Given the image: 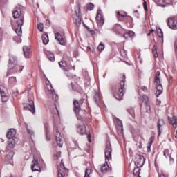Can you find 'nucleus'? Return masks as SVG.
<instances>
[{"instance_id":"obj_40","label":"nucleus","mask_w":177,"mask_h":177,"mask_svg":"<svg viewBox=\"0 0 177 177\" xmlns=\"http://www.w3.org/2000/svg\"><path fill=\"white\" fill-rule=\"evenodd\" d=\"M97 49L100 52H102V50H104V44L103 43H100Z\"/></svg>"},{"instance_id":"obj_57","label":"nucleus","mask_w":177,"mask_h":177,"mask_svg":"<svg viewBox=\"0 0 177 177\" xmlns=\"http://www.w3.org/2000/svg\"><path fill=\"white\" fill-rule=\"evenodd\" d=\"M174 138H177V131H176V133L174 134Z\"/></svg>"},{"instance_id":"obj_37","label":"nucleus","mask_w":177,"mask_h":177,"mask_svg":"<svg viewBox=\"0 0 177 177\" xmlns=\"http://www.w3.org/2000/svg\"><path fill=\"white\" fill-rule=\"evenodd\" d=\"M152 53H153L154 57H156V58L158 57V54L157 53V48H156V45H154L152 48Z\"/></svg>"},{"instance_id":"obj_55","label":"nucleus","mask_w":177,"mask_h":177,"mask_svg":"<svg viewBox=\"0 0 177 177\" xmlns=\"http://www.w3.org/2000/svg\"><path fill=\"white\" fill-rule=\"evenodd\" d=\"M144 9H145V12H147V6H145L144 7Z\"/></svg>"},{"instance_id":"obj_27","label":"nucleus","mask_w":177,"mask_h":177,"mask_svg":"<svg viewBox=\"0 0 177 177\" xmlns=\"http://www.w3.org/2000/svg\"><path fill=\"white\" fill-rule=\"evenodd\" d=\"M128 15L127 12L124 11H118L117 12V17L119 20H122V19H124Z\"/></svg>"},{"instance_id":"obj_28","label":"nucleus","mask_w":177,"mask_h":177,"mask_svg":"<svg viewBox=\"0 0 177 177\" xmlns=\"http://www.w3.org/2000/svg\"><path fill=\"white\" fill-rule=\"evenodd\" d=\"M41 39L44 45H48V44H49V36L46 33H44L42 35Z\"/></svg>"},{"instance_id":"obj_49","label":"nucleus","mask_w":177,"mask_h":177,"mask_svg":"<svg viewBox=\"0 0 177 177\" xmlns=\"http://www.w3.org/2000/svg\"><path fill=\"white\" fill-rule=\"evenodd\" d=\"M60 168H62V169H66V167H64V163H63V160L61 161Z\"/></svg>"},{"instance_id":"obj_16","label":"nucleus","mask_w":177,"mask_h":177,"mask_svg":"<svg viewBox=\"0 0 177 177\" xmlns=\"http://www.w3.org/2000/svg\"><path fill=\"white\" fill-rule=\"evenodd\" d=\"M17 63V58L15 55H10L9 59L8 68H12Z\"/></svg>"},{"instance_id":"obj_50","label":"nucleus","mask_w":177,"mask_h":177,"mask_svg":"<svg viewBox=\"0 0 177 177\" xmlns=\"http://www.w3.org/2000/svg\"><path fill=\"white\" fill-rule=\"evenodd\" d=\"M159 177H168V175H167V174H164V173H162V174L159 176Z\"/></svg>"},{"instance_id":"obj_53","label":"nucleus","mask_w":177,"mask_h":177,"mask_svg":"<svg viewBox=\"0 0 177 177\" xmlns=\"http://www.w3.org/2000/svg\"><path fill=\"white\" fill-rule=\"evenodd\" d=\"M151 148V145H149L148 147H147L148 151H150Z\"/></svg>"},{"instance_id":"obj_36","label":"nucleus","mask_w":177,"mask_h":177,"mask_svg":"<svg viewBox=\"0 0 177 177\" xmlns=\"http://www.w3.org/2000/svg\"><path fill=\"white\" fill-rule=\"evenodd\" d=\"M82 17H77L75 19V24L77 26V27H80L81 26V21H82Z\"/></svg>"},{"instance_id":"obj_4","label":"nucleus","mask_w":177,"mask_h":177,"mask_svg":"<svg viewBox=\"0 0 177 177\" xmlns=\"http://www.w3.org/2000/svg\"><path fill=\"white\" fill-rule=\"evenodd\" d=\"M161 77H160V72H156L154 79V84L156 86V95L158 97L162 93V84H161Z\"/></svg>"},{"instance_id":"obj_18","label":"nucleus","mask_w":177,"mask_h":177,"mask_svg":"<svg viewBox=\"0 0 177 177\" xmlns=\"http://www.w3.org/2000/svg\"><path fill=\"white\" fill-rule=\"evenodd\" d=\"M13 66L12 68H9V70H12V73H21L23 68H24V66L18 65L17 64Z\"/></svg>"},{"instance_id":"obj_22","label":"nucleus","mask_w":177,"mask_h":177,"mask_svg":"<svg viewBox=\"0 0 177 177\" xmlns=\"http://www.w3.org/2000/svg\"><path fill=\"white\" fill-rule=\"evenodd\" d=\"M15 156V152L13 151H10L6 153V161H10V162L13 160V156Z\"/></svg>"},{"instance_id":"obj_41","label":"nucleus","mask_w":177,"mask_h":177,"mask_svg":"<svg viewBox=\"0 0 177 177\" xmlns=\"http://www.w3.org/2000/svg\"><path fill=\"white\" fill-rule=\"evenodd\" d=\"M128 112L130 115H131L132 118H135V110L133 109H129Z\"/></svg>"},{"instance_id":"obj_12","label":"nucleus","mask_w":177,"mask_h":177,"mask_svg":"<svg viewBox=\"0 0 177 177\" xmlns=\"http://www.w3.org/2000/svg\"><path fill=\"white\" fill-rule=\"evenodd\" d=\"M134 162L138 165V167H143L145 165V156L142 155H138L136 157Z\"/></svg>"},{"instance_id":"obj_29","label":"nucleus","mask_w":177,"mask_h":177,"mask_svg":"<svg viewBox=\"0 0 177 177\" xmlns=\"http://www.w3.org/2000/svg\"><path fill=\"white\" fill-rule=\"evenodd\" d=\"M93 99H94L95 103L97 104H99V103H100V100H102V99L100 97V93L96 92L93 97Z\"/></svg>"},{"instance_id":"obj_15","label":"nucleus","mask_w":177,"mask_h":177,"mask_svg":"<svg viewBox=\"0 0 177 177\" xmlns=\"http://www.w3.org/2000/svg\"><path fill=\"white\" fill-rule=\"evenodd\" d=\"M96 20L98 21V24L103 26L104 24V19H103V15H102V10H98L97 11Z\"/></svg>"},{"instance_id":"obj_26","label":"nucleus","mask_w":177,"mask_h":177,"mask_svg":"<svg viewBox=\"0 0 177 177\" xmlns=\"http://www.w3.org/2000/svg\"><path fill=\"white\" fill-rule=\"evenodd\" d=\"M163 154L166 158H169L170 162H174V158H171V152L169 149H165L163 151Z\"/></svg>"},{"instance_id":"obj_14","label":"nucleus","mask_w":177,"mask_h":177,"mask_svg":"<svg viewBox=\"0 0 177 177\" xmlns=\"http://www.w3.org/2000/svg\"><path fill=\"white\" fill-rule=\"evenodd\" d=\"M55 139L58 146H59V147H63L64 141L62 140V134L57 130H56L55 133Z\"/></svg>"},{"instance_id":"obj_43","label":"nucleus","mask_w":177,"mask_h":177,"mask_svg":"<svg viewBox=\"0 0 177 177\" xmlns=\"http://www.w3.org/2000/svg\"><path fill=\"white\" fill-rule=\"evenodd\" d=\"M9 83L13 85L14 84H16V77H11L9 79Z\"/></svg>"},{"instance_id":"obj_6","label":"nucleus","mask_w":177,"mask_h":177,"mask_svg":"<svg viewBox=\"0 0 177 177\" xmlns=\"http://www.w3.org/2000/svg\"><path fill=\"white\" fill-rule=\"evenodd\" d=\"M28 104H26L25 107L28 109L29 111L32 114H35V105H34V95L32 93L29 92L28 94Z\"/></svg>"},{"instance_id":"obj_19","label":"nucleus","mask_w":177,"mask_h":177,"mask_svg":"<svg viewBox=\"0 0 177 177\" xmlns=\"http://www.w3.org/2000/svg\"><path fill=\"white\" fill-rule=\"evenodd\" d=\"M24 54L26 57V59H30L31 58V51L30 50V48L27 46H24L23 47Z\"/></svg>"},{"instance_id":"obj_58","label":"nucleus","mask_w":177,"mask_h":177,"mask_svg":"<svg viewBox=\"0 0 177 177\" xmlns=\"http://www.w3.org/2000/svg\"><path fill=\"white\" fill-rule=\"evenodd\" d=\"M55 110H56V111L57 113V115H59V110H57V108L55 107Z\"/></svg>"},{"instance_id":"obj_9","label":"nucleus","mask_w":177,"mask_h":177,"mask_svg":"<svg viewBox=\"0 0 177 177\" xmlns=\"http://www.w3.org/2000/svg\"><path fill=\"white\" fill-rule=\"evenodd\" d=\"M0 95L1 96L2 102H8V99H9L8 89H6L3 86H0Z\"/></svg>"},{"instance_id":"obj_51","label":"nucleus","mask_w":177,"mask_h":177,"mask_svg":"<svg viewBox=\"0 0 177 177\" xmlns=\"http://www.w3.org/2000/svg\"><path fill=\"white\" fill-rule=\"evenodd\" d=\"M156 104H158V106H160V104H161V100H156Z\"/></svg>"},{"instance_id":"obj_59","label":"nucleus","mask_w":177,"mask_h":177,"mask_svg":"<svg viewBox=\"0 0 177 177\" xmlns=\"http://www.w3.org/2000/svg\"><path fill=\"white\" fill-rule=\"evenodd\" d=\"M153 31H154V29H151V30H150V33L153 32Z\"/></svg>"},{"instance_id":"obj_38","label":"nucleus","mask_w":177,"mask_h":177,"mask_svg":"<svg viewBox=\"0 0 177 177\" xmlns=\"http://www.w3.org/2000/svg\"><path fill=\"white\" fill-rule=\"evenodd\" d=\"M133 172L136 176H139V175H140V169H139V167H136L134 169Z\"/></svg>"},{"instance_id":"obj_31","label":"nucleus","mask_w":177,"mask_h":177,"mask_svg":"<svg viewBox=\"0 0 177 177\" xmlns=\"http://www.w3.org/2000/svg\"><path fill=\"white\" fill-rule=\"evenodd\" d=\"M46 55H47V57L48 58V60H50V62H55V55H53V53L50 51H47Z\"/></svg>"},{"instance_id":"obj_39","label":"nucleus","mask_w":177,"mask_h":177,"mask_svg":"<svg viewBox=\"0 0 177 177\" xmlns=\"http://www.w3.org/2000/svg\"><path fill=\"white\" fill-rule=\"evenodd\" d=\"M60 154H62V152L59 151L57 153H55L53 156V160H55V161L59 160V158H60Z\"/></svg>"},{"instance_id":"obj_20","label":"nucleus","mask_w":177,"mask_h":177,"mask_svg":"<svg viewBox=\"0 0 177 177\" xmlns=\"http://www.w3.org/2000/svg\"><path fill=\"white\" fill-rule=\"evenodd\" d=\"M168 121H169V123L172 125L173 128L176 129V127H177V124H176V122H177V118H176V116H172L171 118V117H168Z\"/></svg>"},{"instance_id":"obj_47","label":"nucleus","mask_w":177,"mask_h":177,"mask_svg":"<svg viewBox=\"0 0 177 177\" xmlns=\"http://www.w3.org/2000/svg\"><path fill=\"white\" fill-rule=\"evenodd\" d=\"M14 41H15L17 43L21 42V39L20 37H15Z\"/></svg>"},{"instance_id":"obj_46","label":"nucleus","mask_w":177,"mask_h":177,"mask_svg":"<svg viewBox=\"0 0 177 177\" xmlns=\"http://www.w3.org/2000/svg\"><path fill=\"white\" fill-rule=\"evenodd\" d=\"M37 28H38L39 31H41V32H42V31H44V24H39L37 26Z\"/></svg>"},{"instance_id":"obj_8","label":"nucleus","mask_w":177,"mask_h":177,"mask_svg":"<svg viewBox=\"0 0 177 177\" xmlns=\"http://www.w3.org/2000/svg\"><path fill=\"white\" fill-rule=\"evenodd\" d=\"M50 86V89L49 88H47V89L46 90V92L47 95H48L49 97H51L54 102H57V99H59V97L55 92V90H53V88L52 87V86Z\"/></svg>"},{"instance_id":"obj_10","label":"nucleus","mask_w":177,"mask_h":177,"mask_svg":"<svg viewBox=\"0 0 177 177\" xmlns=\"http://www.w3.org/2000/svg\"><path fill=\"white\" fill-rule=\"evenodd\" d=\"M168 26L171 30H177V16L169 19Z\"/></svg>"},{"instance_id":"obj_64","label":"nucleus","mask_w":177,"mask_h":177,"mask_svg":"<svg viewBox=\"0 0 177 177\" xmlns=\"http://www.w3.org/2000/svg\"><path fill=\"white\" fill-rule=\"evenodd\" d=\"M88 49H89V50H91V47L88 46Z\"/></svg>"},{"instance_id":"obj_32","label":"nucleus","mask_w":177,"mask_h":177,"mask_svg":"<svg viewBox=\"0 0 177 177\" xmlns=\"http://www.w3.org/2000/svg\"><path fill=\"white\" fill-rule=\"evenodd\" d=\"M133 35H135V32H133V31H129L124 35V38H125V39H128V38H131Z\"/></svg>"},{"instance_id":"obj_24","label":"nucleus","mask_w":177,"mask_h":177,"mask_svg":"<svg viewBox=\"0 0 177 177\" xmlns=\"http://www.w3.org/2000/svg\"><path fill=\"white\" fill-rule=\"evenodd\" d=\"M164 120H159L157 123V129H158V136H160L161 135V127L162 125H164Z\"/></svg>"},{"instance_id":"obj_3","label":"nucleus","mask_w":177,"mask_h":177,"mask_svg":"<svg viewBox=\"0 0 177 177\" xmlns=\"http://www.w3.org/2000/svg\"><path fill=\"white\" fill-rule=\"evenodd\" d=\"M73 106H74V111L76 113L77 118L80 121L84 118V115L85 114V111L81 109V106L82 103H84V99H81L79 102L77 100H73Z\"/></svg>"},{"instance_id":"obj_60","label":"nucleus","mask_w":177,"mask_h":177,"mask_svg":"<svg viewBox=\"0 0 177 177\" xmlns=\"http://www.w3.org/2000/svg\"><path fill=\"white\" fill-rule=\"evenodd\" d=\"M122 52H125L124 50H122L121 51H120V53H122Z\"/></svg>"},{"instance_id":"obj_62","label":"nucleus","mask_w":177,"mask_h":177,"mask_svg":"<svg viewBox=\"0 0 177 177\" xmlns=\"http://www.w3.org/2000/svg\"><path fill=\"white\" fill-rule=\"evenodd\" d=\"M7 75V76H8V75H9V71H8V73H7V75Z\"/></svg>"},{"instance_id":"obj_52","label":"nucleus","mask_w":177,"mask_h":177,"mask_svg":"<svg viewBox=\"0 0 177 177\" xmlns=\"http://www.w3.org/2000/svg\"><path fill=\"white\" fill-rule=\"evenodd\" d=\"M142 90L144 91V92H147V87L142 86Z\"/></svg>"},{"instance_id":"obj_34","label":"nucleus","mask_w":177,"mask_h":177,"mask_svg":"<svg viewBox=\"0 0 177 177\" xmlns=\"http://www.w3.org/2000/svg\"><path fill=\"white\" fill-rule=\"evenodd\" d=\"M158 37L159 38H161L162 42H163L164 41V35L162 33V30H161V28H159V30H158Z\"/></svg>"},{"instance_id":"obj_45","label":"nucleus","mask_w":177,"mask_h":177,"mask_svg":"<svg viewBox=\"0 0 177 177\" xmlns=\"http://www.w3.org/2000/svg\"><path fill=\"white\" fill-rule=\"evenodd\" d=\"M93 8H95V6L93 4V3H88L87 5V9L88 10H93Z\"/></svg>"},{"instance_id":"obj_44","label":"nucleus","mask_w":177,"mask_h":177,"mask_svg":"<svg viewBox=\"0 0 177 177\" xmlns=\"http://www.w3.org/2000/svg\"><path fill=\"white\" fill-rule=\"evenodd\" d=\"M159 2L160 6H164V4H162L161 2H163V3H169L171 0H159Z\"/></svg>"},{"instance_id":"obj_2","label":"nucleus","mask_w":177,"mask_h":177,"mask_svg":"<svg viewBox=\"0 0 177 177\" xmlns=\"http://www.w3.org/2000/svg\"><path fill=\"white\" fill-rule=\"evenodd\" d=\"M112 152L111 144H110V141H106L105 147V162L101 167V172H107L109 168H110L107 162L111 160Z\"/></svg>"},{"instance_id":"obj_63","label":"nucleus","mask_w":177,"mask_h":177,"mask_svg":"<svg viewBox=\"0 0 177 177\" xmlns=\"http://www.w3.org/2000/svg\"><path fill=\"white\" fill-rule=\"evenodd\" d=\"M150 34H151V33H148V34H147V36L149 37Z\"/></svg>"},{"instance_id":"obj_42","label":"nucleus","mask_w":177,"mask_h":177,"mask_svg":"<svg viewBox=\"0 0 177 177\" xmlns=\"http://www.w3.org/2000/svg\"><path fill=\"white\" fill-rule=\"evenodd\" d=\"M58 177H66L64 171L60 169H58Z\"/></svg>"},{"instance_id":"obj_5","label":"nucleus","mask_w":177,"mask_h":177,"mask_svg":"<svg viewBox=\"0 0 177 177\" xmlns=\"http://www.w3.org/2000/svg\"><path fill=\"white\" fill-rule=\"evenodd\" d=\"M15 135L16 130H15V129H11L6 135V137L9 139L8 144L10 147H14L15 145H16V142H17V138L15 137Z\"/></svg>"},{"instance_id":"obj_25","label":"nucleus","mask_w":177,"mask_h":177,"mask_svg":"<svg viewBox=\"0 0 177 177\" xmlns=\"http://www.w3.org/2000/svg\"><path fill=\"white\" fill-rule=\"evenodd\" d=\"M77 132L80 133V135H85V133H86V127L85 125L78 126Z\"/></svg>"},{"instance_id":"obj_17","label":"nucleus","mask_w":177,"mask_h":177,"mask_svg":"<svg viewBox=\"0 0 177 177\" xmlns=\"http://www.w3.org/2000/svg\"><path fill=\"white\" fill-rule=\"evenodd\" d=\"M59 66L62 70H64V71H68L70 70V67L64 59H62L59 62Z\"/></svg>"},{"instance_id":"obj_7","label":"nucleus","mask_w":177,"mask_h":177,"mask_svg":"<svg viewBox=\"0 0 177 177\" xmlns=\"http://www.w3.org/2000/svg\"><path fill=\"white\" fill-rule=\"evenodd\" d=\"M125 86V80H122L120 84V88L118 92L115 95V99L117 100H121L124 96V87Z\"/></svg>"},{"instance_id":"obj_48","label":"nucleus","mask_w":177,"mask_h":177,"mask_svg":"<svg viewBox=\"0 0 177 177\" xmlns=\"http://www.w3.org/2000/svg\"><path fill=\"white\" fill-rule=\"evenodd\" d=\"M154 140V136H151L150 138V142L149 143V145H150V146H151V145H153V141Z\"/></svg>"},{"instance_id":"obj_21","label":"nucleus","mask_w":177,"mask_h":177,"mask_svg":"<svg viewBox=\"0 0 177 177\" xmlns=\"http://www.w3.org/2000/svg\"><path fill=\"white\" fill-rule=\"evenodd\" d=\"M55 39L58 41L60 45H65L66 42L64 41V38L59 33H55Z\"/></svg>"},{"instance_id":"obj_11","label":"nucleus","mask_w":177,"mask_h":177,"mask_svg":"<svg viewBox=\"0 0 177 177\" xmlns=\"http://www.w3.org/2000/svg\"><path fill=\"white\" fill-rule=\"evenodd\" d=\"M31 170L32 172H37V171L41 172V167L38 163V160L35 159V158H34L33 160L32 161Z\"/></svg>"},{"instance_id":"obj_61","label":"nucleus","mask_w":177,"mask_h":177,"mask_svg":"<svg viewBox=\"0 0 177 177\" xmlns=\"http://www.w3.org/2000/svg\"><path fill=\"white\" fill-rule=\"evenodd\" d=\"M124 57L127 56V53H124V55H123Z\"/></svg>"},{"instance_id":"obj_54","label":"nucleus","mask_w":177,"mask_h":177,"mask_svg":"<svg viewBox=\"0 0 177 177\" xmlns=\"http://www.w3.org/2000/svg\"><path fill=\"white\" fill-rule=\"evenodd\" d=\"M87 138H88V142H91V136H90V135H88V136H87Z\"/></svg>"},{"instance_id":"obj_35","label":"nucleus","mask_w":177,"mask_h":177,"mask_svg":"<svg viewBox=\"0 0 177 177\" xmlns=\"http://www.w3.org/2000/svg\"><path fill=\"white\" fill-rule=\"evenodd\" d=\"M91 174H92V169H86L85 171H84V177H91Z\"/></svg>"},{"instance_id":"obj_56","label":"nucleus","mask_w":177,"mask_h":177,"mask_svg":"<svg viewBox=\"0 0 177 177\" xmlns=\"http://www.w3.org/2000/svg\"><path fill=\"white\" fill-rule=\"evenodd\" d=\"M145 6H147V2H146V1H144V7Z\"/></svg>"},{"instance_id":"obj_30","label":"nucleus","mask_w":177,"mask_h":177,"mask_svg":"<svg viewBox=\"0 0 177 177\" xmlns=\"http://www.w3.org/2000/svg\"><path fill=\"white\" fill-rule=\"evenodd\" d=\"M75 13L76 17H81V7H80V4H77L75 10Z\"/></svg>"},{"instance_id":"obj_1","label":"nucleus","mask_w":177,"mask_h":177,"mask_svg":"<svg viewBox=\"0 0 177 177\" xmlns=\"http://www.w3.org/2000/svg\"><path fill=\"white\" fill-rule=\"evenodd\" d=\"M13 17L16 19V24L14 26V30L18 37H21L23 31L21 30V26L24 23V12H23V6H17L12 12Z\"/></svg>"},{"instance_id":"obj_33","label":"nucleus","mask_w":177,"mask_h":177,"mask_svg":"<svg viewBox=\"0 0 177 177\" xmlns=\"http://www.w3.org/2000/svg\"><path fill=\"white\" fill-rule=\"evenodd\" d=\"M26 131L30 136H34V129H32V128L28 127V126L26 125Z\"/></svg>"},{"instance_id":"obj_13","label":"nucleus","mask_w":177,"mask_h":177,"mask_svg":"<svg viewBox=\"0 0 177 177\" xmlns=\"http://www.w3.org/2000/svg\"><path fill=\"white\" fill-rule=\"evenodd\" d=\"M113 121L116 125V129H118L119 131V132H122V131H124L122 121H121V120H120L117 118H115L113 119Z\"/></svg>"},{"instance_id":"obj_23","label":"nucleus","mask_w":177,"mask_h":177,"mask_svg":"<svg viewBox=\"0 0 177 177\" xmlns=\"http://www.w3.org/2000/svg\"><path fill=\"white\" fill-rule=\"evenodd\" d=\"M142 100L143 102H145V104L147 109V113H149V111H150V105L149 104V97L143 95Z\"/></svg>"}]
</instances>
